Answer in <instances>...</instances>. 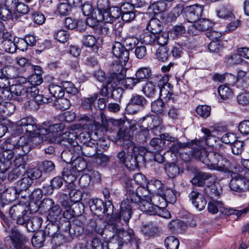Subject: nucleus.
Listing matches in <instances>:
<instances>
[{"instance_id":"43","label":"nucleus","mask_w":249,"mask_h":249,"mask_svg":"<svg viewBox=\"0 0 249 249\" xmlns=\"http://www.w3.org/2000/svg\"><path fill=\"white\" fill-rule=\"evenodd\" d=\"M98 97V94L96 93L91 95L89 97H84L82 99V107L86 110H91L92 107L94 105L95 101Z\"/></svg>"},{"instance_id":"18","label":"nucleus","mask_w":249,"mask_h":249,"mask_svg":"<svg viewBox=\"0 0 249 249\" xmlns=\"http://www.w3.org/2000/svg\"><path fill=\"white\" fill-rule=\"evenodd\" d=\"M190 200L194 207L199 211L203 210L207 204L205 196L198 191H192L189 195Z\"/></svg>"},{"instance_id":"41","label":"nucleus","mask_w":249,"mask_h":249,"mask_svg":"<svg viewBox=\"0 0 249 249\" xmlns=\"http://www.w3.org/2000/svg\"><path fill=\"white\" fill-rule=\"evenodd\" d=\"M148 31H162L163 29V24L161 21L156 18H152L149 21L146 26Z\"/></svg>"},{"instance_id":"12","label":"nucleus","mask_w":249,"mask_h":249,"mask_svg":"<svg viewBox=\"0 0 249 249\" xmlns=\"http://www.w3.org/2000/svg\"><path fill=\"white\" fill-rule=\"evenodd\" d=\"M203 12V6L198 4L187 6L184 8L185 18L190 24H194L202 17Z\"/></svg>"},{"instance_id":"35","label":"nucleus","mask_w":249,"mask_h":249,"mask_svg":"<svg viewBox=\"0 0 249 249\" xmlns=\"http://www.w3.org/2000/svg\"><path fill=\"white\" fill-rule=\"evenodd\" d=\"M167 4L166 0H160L150 5L148 9L151 10L155 14H157L164 12L167 8Z\"/></svg>"},{"instance_id":"34","label":"nucleus","mask_w":249,"mask_h":249,"mask_svg":"<svg viewBox=\"0 0 249 249\" xmlns=\"http://www.w3.org/2000/svg\"><path fill=\"white\" fill-rule=\"evenodd\" d=\"M152 75L151 69L148 67H142L139 69L136 72L135 77L140 83L141 81L147 79V81L150 78Z\"/></svg>"},{"instance_id":"51","label":"nucleus","mask_w":249,"mask_h":249,"mask_svg":"<svg viewBox=\"0 0 249 249\" xmlns=\"http://www.w3.org/2000/svg\"><path fill=\"white\" fill-rule=\"evenodd\" d=\"M164 244L167 249H178L179 242L177 237L170 236L165 238Z\"/></svg>"},{"instance_id":"37","label":"nucleus","mask_w":249,"mask_h":249,"mask_svg":"<svg viewBox=\"0 0 249 249\" xmlns=\"http://www.w3.org/2000/svg\"><path fill=\"white\" fill-rule=\"evenodd\" d=\"M45 238L43 230L39 231L34 234L32 239V244L35 248H40L44 245Z\"/></svg>"},{"instance_id":"32","label":"nucleus","mask_w":249,"mask_h":249,"mask_svg":"<svg viewBox=\"0 0 249 249\" xmlns=\"http://www.w3.org/2000/svg\"><path fill=\"white\" fill-rule=\"evenodd\" d=\"M93 21V20L92 18L88 19L86 22L82 21H80V25L79 27H81V28L80 29V31H84L86 30H89V28H92L94 30H98L100 29V31H104L103 30H104V31H108V28L104 27H102L100 29L102 26L100 25L99 26V24L97 23L96 21L95 22L94 24H92Z\"/></svg>"},{"instance_id":"24","label":"nucleus","mask_w":249,"mask_h":249,"mask_svg":"<svg viewBox=\"0 0 249 249\" xmlns=\"http://www.w3.org/2000/svg\"><path fill=\"white\" fill-rule=\"evenodd\" d=\"M77 135L75 133L72 132H66L61 136L59 139L60 143L67 147H75L78 145L76 141Z\"/></svg>"},{"instance_id":"59","label":"nucleus","mask_w":249,"mask_h":249,"mask_svg":"<svg viewBox=\"0 0 249 249\" xmlns=\"http://www.w3.org/2000/svg\"><path fill=\"white\" fill-rule=\"evenodd\" d=\"M150 144L153 147L154 152H160L164 146V143L162 139L158 138H153L151 140Z\"/></svg>"},{"instance_id":"53","label":"nucleus","mask_w":249,"mask_h":249,"mask_svg":"<svg viewBox=\"0 0 249 249\" xmlns=\"http://www.w3.org/2000/svg\"><path fill=\"white\" fill-rule=\"evenodd\" d=\"M55 223H51L48 224L43 231L44 234L46 237H52L57 233L58 229L57 224Z\"/></svg>"},{"instance_id":"54","label":"nucleus","mask_w":249,"mask_h":249,"mask_svg":"<svg viewBox=\"0 0 249 249\" xmlns=\"http://www.w3.org/2000/svg\"><path fill=\"white\" fill-rule=\"evenodd\" d=\"M32 182V180L28 177H24L18 181L17 185L19 187L18 190L20 193L28 190L31 186Z\"/></svg>"},{"instance_id":"45","label":"nucleus","mask_w":249,"mask_h":249,"mask_svg":"<svg viewBox=\"0 0 249 249\" xmlns=\"http://www.w3.org/2000/svg\"><path fill=\"white\" fill-rule=\"evenodd\" d=\"M165 108L166 105L161 99H158L151 103V110L156 114H162Z\"/></svg>"},{"instance_id":"52","label":"nucleus","mask_w":249,"mask_h":249,"mask_svg":"<svg viewBox=\"0 0 249 249\" xmlns=\"http://www.w3.org/2000/svg\"><path fill=\"white\" fill-rule=\"evenodd\" d=\"M71 166L77 174V172L82 171L86 168L87 163L82 158L76 157L74 159Z\"/></svg>"},{"instance_id":"50","label":"nucleus","mask_w":249,"mask_h":249,"mask_svg":"<svg viewBox=\"0 0 249 249\" xmlns=\"http://www.w3.org/2000/svg\"><path fill=\"white\" fill-rule=\"evenodd\" d=\"M217 16L224 19H232L234 17L232 10L227 7L223 6L217 11Z\"/></svg>"},{"instance_id":"1","label":"nucleus","mask_w":249,"mask_h":249,"mask_svg":"<svg viewBox=\"0 0 249 249\" xmlns=\"http://www.w3.org/2000/svg\"><path fill=\"white\" fill-rule=\"evenodd\" d=\"M132 206L122 201L119 213H115L108 220L107 229L113 235L110 241L106 243L107 249H120L124 243L131 242L134 238L132 230L125 231L124 226L127 225L132 216Z\"/></svg>"},{"instance_id":"3","label":"nucleus","mask_w":249,"mask_h":249,"mask_svg":"<svg viewBox=\"0 0 249 249\" xmlns=\"http://www.w3.org/2000/svg\"><path fill=\"white\" fill-rule=\"evenodd\" d=\"M169 75L155 76L150 78L142 88V92L147 97H153L157 92L158 87L160 91V95L166 101L175 103L178 97L173 94V86L168 83Z\"/></svg>"},{"instance_id":"28","label":"nucleus","mask_w":249,"mask_h":249,"mask_svg":"<svg viewBox=\"0 0 249 249\" xmlns=\"http://www.w3.org/2000/svg\"><path fill=\"white\" fill-rule=\"evenodd\" d=\"M43 222L42 218L39 216H33L31 213V218L28 220L26 226L29 231L34 232L41 227Z\"/></svg>"},{"instance_id":"25","label":"nucleus","mask_w":249,"mask_h":249,"mask_svg":"<svg viewBox=\"0 0 249 249\" xmlns=\"http://www.w3.org/2000/svg\"><path fill=\"white\" fill-rule=\"evenodd\" d=\"M64 179L62 177L57 176L53 178L51 181V185L44 186L43 190L45 193L48 195L52 194L54 189H58L61 188L63 184Z\"/></svg>"},{"instance_id":"63","label":"nucleus","mask_w":249,"mask_h":249,"mask_svg":"<svg viewBox=\"0 0 249 249\" xmlns=\"http://www.w3.org/2000/svg\"><path fill=\"white\" fill-rule=\"evenodd\" d=\"M211 107L208 106H198L196 111L197 114L203 118H207L211 114Z\"/></svg>"},{"instance_id":"29","label":"nucleus","mask_w":249,"mask_h":249,"mask_svg":"<svg viewBox=\"0 0 249 249\" xmlns=\"http://www.w3.org/2000/svg\"><path fill=\"white\" fill-rule=\"evenodd\" d=\"M212 178L211 174L205 172H198L191 180L193 185L201 187L204 186L205 181Z\"/></svg>"},{"instance_id":"40","label":"nucleus","mask_w":249,"mask_h":249,"mask_svg":"<svg viewBox=\"0 0 249 249\" xmlns=\"http://www.w3.org/2000/svg\"><path fill=\"white\" fill-rule=\"evenodd\" d=\"M63 178L65 180V178L68 180H66V183L67 182H73L76 180L77 174L73 169V167H65L62 171Z\"/></svg>"},{"instance_id":"2","label":"nucleus","mask_w":249,"mask_h":249,"mask_svg":"<svg viewBox=\"0 0 249 249\" xmlns=\"http://www.w3.org/2000/svg\"><path fill=\"white\" fill-rule=\"evenodd\" d=\"M201 132L204 135L199 139L198 142H196L197 144L192 145L194 149L193 157L199 160L210 169L226 172L228 170L226 160H221L217 152H208L205 147L206 145L213 146V142H216V137L212 135L208 128L202 127Z\"/></svg>"},{"instance_id":"11","label":"nucleus","mask_w":249,"mask_h":249,"mask_svg":"<svg viewBox=\"0 0 249 249\" xmlns=\"http://www.w3.org/2000/svg\"><path fill=\"white\" fill-rule=\"evenodd\" d=\"M135 191L139 197L140 201L139 209L142 212L148 213L149 214L153 213L151 209H153V206L150 202L149 197L148 196V191L143 187L139 186L137 187L135 185Z\"/></svg>"},{"instance_id":"36","label":"nucleus","mask_w":249,"mask_h":249,"mask_svg":"<svg viewBox=\"0 0 249 249\" xmlns=\"http://www.w3.org/2000/svg\"><path fill=\"white\" fill-rule=\"evenodd\" d=\"M222 189L219 185L213 184L205 188V193L212 199L218 197L221 195Z\"/></svg>"},{"instance_id":"26","label":"nucleus","mask_w":249,"mask_h":249,"mask_svg":"<svg viewBox=\"0 0 249 249\" xmlns=\"http://www.w3.org/2000/svg\"><path fill=\"white\" fill-rule=\"evenodd\" d=\"M198 141L199 139H196L187 143H181L179 142L176 141V142H174V143L172 145L170 146L169 148L172 153H176L180 148L188 147L191 149V151L190 152L191 153V156L193 157V153L194 151V149L192 145H193V144H197L196 142H198Z\"/></svg>"},{"instance_id":"13","label":"nucleus","mask_w":249,"mask_h":249,"mask_svg":"<svg viewBox=\"0 0 249 249\" xmlns=\"http://www.w3.org/2000/svg\"><path fill=\"white\" fill-rule=\"evenodd\" d=\"M122 72L123 73L124 76L123 77L121 75L122 74L121 70L119 69L117 70V72H115L113 73L112 76V80H110V78H109L107 81V84H110L112 81H114V82H115L116 80L118 81H122V85L127 89H131L135 87L137 84L139 83V81L137 79L136 77H127L125 78H124L125 76V70L124 68V69L122 70Z\"/></svg>"},{"instance_id":"39","label":"nucleus","mask_w":249,"mask_h":249,"mask_svg":"<svg viewBox=\"0 0 249 249\" xmlns=\"http://www.w3.org/2000/svg\"><path fill=\"white\" fill-rule=\"evenodd\" d=\"M26 207L20 204L15 205L9 208V214L11 218L15 220L17 218H19L20 214L25 212Z\"/></svg>"},{"instance_id":"62","label":"nucleus","mask_w":249,"mask_h":249,"mask_svg":"<svg viewBox=\"0 0 249 249\" xmlns=\"http://www.w3.org/2000/svg\"><path fill=\"white\" fill-rule=\"evenodd\" d=\"M61 84L62 88L64 89L67 93L72 95L77 93L78 90L72 82L70 81H62Z\"/></svg>"},{"instance_id":"22","label":"nucleus","mask_w":249,"mask_h":249,"mask_svg":"<svg viewBox=\"0 0 249 249\" xmlns=\"http://www.w3.org/2000/svg\"><path fill=\"white\" fill-rule=\"evenodd\" d=\"M161 193L162 191L161 192H158L149 198L151 205L152 206L153 204L154 206V207L153 206V209L151 210L155 212H153V213L151 214L157 213L156 209H160L164 207L167 205V202L164 198V197L163 195L161 194Z\"/></svg>"},{"instance_id":"38","label":"nucleus","mask_w":249,"mask_h":249,"mask_svg":"<svg viewBox=\"0 0 249 249\" xmlns=\"http://www.w3.org/2000/svg\"><path fill=\"white\" fill-rule=\"evenodd\" d=\"M186 227V224L178 219L172 220L168 224V229L173 232L184 230Z\"/></svg>"},{"instance_id":"47","label":"nucleus","mask_w":249,"mask_h":249,"mask_svg":"<svg viewBox=\"0 0 249 249\" xmlns=\"http://www.w3.org/2000/svg\"><path fill=\"white\" fill-rule=\"evenodd\" d=\"M49 90L50 94L55 98H61L64 95V90L62 86L51 84L49 86Z\"/></svg>"},{"instance_id":"27","label":"nucleus","mask_w":249,"mask_h":249,"mask_svg":"<svg viewBox=\"0 0 249 249\" xmlns=\"http://www.w3.org/2000/svg\"><path fill=\"white\" fill-rule=\"evenodd\" d=\"M191 25L193 30L207 31L213 28L214 23L209 19L200 18L195 24H191Z\"/></svg>"},{"instance_id":"15","label":"nucleus","mask_w":249,"mask_h":249,"mask_svg":"<svg viewBox=\"0 0 249 249\" xmlns=\"http://www.w3.org/2000/svg\"><path fill=\"white\" fill-rule=\"evenodd\" d=\"M102 221L100 219H90L85 228L84 233L89 237H96L97 235H102L104 228L101 225Z\"/></svg>"},{"instance_id":"5","label":"nucleus","mask_w":249,"mask_h":249,"mask_svg":"<svg viewBox=\"0 0 249 249\" xmlns=\"http://www.w3.org/2000/svg\"><path fill=\"white\" fill-rule=\"evenodd\" d=\"M42 125L37 124V120L32 116L24 117L18 121L14 126L13 131L18 135H32L37 131L40 132Z\"/></svg>"},{"instance_id":"60","label":"nucleus","mask_w":249,"mask_h":249,"mask_svg":"<svg viewBox=\"0 0 249 249\" xmlns=\"http://www.w3.org/2000/svg\"><path fill=\"white\" fill-rule=\"evenodd\" d=\"M71 103L69 100L65 98H59L55 101V106L57 109L61 110H67L71 107Z\"/></svg>"},{"instance_id":"46","label":"nucleus","mask_w":249,"mask_h":249,"mask_svg":"<svg viewBox=\"0 0 249 249\" xmlns=\"http://www.w3.org/2000/svg\"><path fill=\"white\" fill-rule=\"evenodd\" d=\"M26 173V169L15 168L9 173L7 178L9 181L13 182L22 177Z\"/></svg>"},{"instance_id":"42","label":"nucleus","mask_w":249,"mask_h":249,"mask_svg":"<svg viewBox=\"0 0 249 249\" xmlns=\"http://www.w3.org/2000/svg\"><path fill=\"white\" fill-rule=\"evenodd\" d=\"M177 192L171 188H165L162 190V194L164 196L167 203L173 204L177 200Z\"/></svg>"},{"instance_id":"16","label":"nucleus","mask_w":249,"mask_h":249,"mask_svg":"<svg viewBox=\"0 0 249 249\" xmlns=\"http://www.w3.org/2000/svg\"><path fill=\"white\" fill-rule=\"evenodd\" d=\"M16 146L12 138H8L4 141L0 140V158L11 161L14 156V152L12 150Z\"/></svg>"},{"instance_id":"17","label":"nucleus","mask_w":249,"mask_h":249,"mask_svg":"<svg viewBox=\"0 0 249 249\" xmlns=\"http://www.w3.org/2000/svg\"><path fill=\"white\" fill-rule=\"evenodd\" d=\"M5 5L14 13H18L25 15L30 11L28 6L23 2H19L18 0H5Z\"/></svg>"},{"instance_id":"44","label":"nucleus","mask_w":249,"mask_h":249,"mask_svg":"<svg viewBox=\"0 0 249 249\" xmlns=\"http://www.w3.org/2000/svg\"><path fill=\"white\" fill-rule=\"evenodd\" d=\"M38 167L43 173L50 174L55 170V166L52 161L45 160L39 163Z\"/></svg>"},{"instance_id":"64","label":"nucleus","mask_w":249,"mask_h":249,"mask_svg":"<svg viewBox=\"0 0 249 249\" xmlns=\"http://www.w3.org/2000/svg\"><path fill=\"white\" fill-rule=\"evenodd\" d=\"M82 151L85 156L89 158L94 156L97 152V147L94 145H84L82 148Z\"/></svg>"},{"instance_id":"10","label":"nucleus","mask_w":249,"mask_h":249,"mask_svg":"<svg viewBox=\"0 0 249 249\" xmlns=\"http://www.w3.org/2000/svg\"><path fill=\"white\" fill-rule=\"evenodd\" d=\"M113 55L119 59L120 64L117 65L119 69L122 70L129 59V52L121 43L115 42L112 47ZM122 77L124 75L122 72Z\"/></svg>"},{"instance_id":"33","label":"nucleus","mask_w":249,"mask_h":249,"mask_svg":"<svg viewBox=\"0 0 249 249\" xmlns=\"http://www.w3.org/2000/svg\"><path fill=\"white\" fill-rule=\"evenodd\" d=\"M49 211L47 219L51 223H56L60 220L61 210L59 205H54Z\"/></svg>"},{"instance_id":"57","label":"nucleus","mask_w":249,"mask_h":249,"mask_svg":"<svg viewBox=\"0 0 249 249\" xmlns=\"http://www.w3.org/2000/svg\"><path fill=\"white\" fill-rule=\"evenodd\" d=\"M130 101L139 107H143L147 103L146 99L143 96L137 94H133Z\"/></svg>"},{"instance_id":"61","label":"nucleus","mask_w":249,"mask_h":249,"mask_svg":"<svg viewBox=\"0 0 249 249\" xmlns=\"http://www.w3.org/2000/svg\"><path fill=\"white\" fill-rule=\"evenodd\" d=\"M169 33L155 32V36H156L155 43L163 46L167 43L169 38Z\"/></svg>"},{"instance_id":"9","label":"nucleus","mask_w":249,"mask_h":249,"mask_svg":"<svg viewBox=\"0 0 249 249\" xmlns=\"http://www.w3.org/2000/svg\"><path fill=\"white\" fill-rule=\"evenodd\" d=\"M91 211L95 214L99 215L102 213L110 216L113 213L114 206L109 200L105 203L99 198H92L89 201Z\"/></svg>"},{"instance_id":"14","label":"nucleus","mask_w":249,"mask_h":249,"mask_svg":"<svg viewBox=\"0 0 249 249\" xmlns=\"http://www.w3.org/2000/svg\"><path fill=\"white\" fill-rule=\"evenodd\" d=\"M20 192L16 187H9L6 188L4 194L0 200V206L3 209L1 211L0 210V214L2 216L4 213V208L5 206L17 199L19 196Z\"/></svg>"},{"instance_id":"6","label":"nucleus","mask_w":249,"mask_h":249,"mask_svg":"<svg viewBox=\"0 0 249 249\" xmlns=\"http://www.w3.org/2000/svg\"><path fill=\"white\" fill-rule=\"evenodd\" d=\"M145 156L140 152L133 153L122 150L117 153L116 158L119 163L130 170H135L138 168L139 163L145 160Z\"/></svg>"},{"instance_id":"8","label":"nucleus","mask_w":249,"mask_h":249,"mask_svg":"<svg viewBox=\"0 0 249 249\" xmlns=\"http://www.w3.org/2000/svg\"><path fill=\"white\" fill-rule=\"evenodd\" d=\"M11 235L8 236L4 238L5 246L11 248L12 244L15 249H31L26 245V243L28 242V239L21 234L18 230L15 228L11 229Z\"/></svg>"},{"instance_id":"23","label":"nucleus","mask_w":249,"mask_h":249,"mask_svg":"<svg viewBox=\"0 0 249 249\" xmlns=\"http://www.w3.org/2000/svg\"><path fill=\"white\" fill-rule=\"evenodd\" d=\"M121 9L118 6H110L107 13H105V16L102 21L105 22L112 23L116 19H119L121 16Z\"/></svg>"},{"instance_id":"21","label":"nucleus","mask_w":249,"mask_h":249,"mask_svg":"<svg viewBox=\"0 0 249 249\" xmlns=\"http://www.w3.org/2000/svg\"><path fill=\"white\" fill-rule=\"evenodd\" d=\"M76 185L73 182H67L65 185V191L67 190L69 193V197L71 201L74 203L79 202L82 200L85 194L78 189H75Z\"/></svg>"},{"instance_id":"49","label":"nucleus","mask_w":249,"mask_h":249,"mask_svg":"<svg viewBox=\"0 0 249 249\" xmlns=\"http://www.w3.org/2000/svg\"><path fill=\"white\" fill-rule=\"evenodd\" d=\"M218 92L221 98L226 100L231 98L233 95L231 89L226 85H220L218 88Z\"/></svg>"},{"instance_id":"31","label":"nucleus","mask_w":249,"mask_h":249,"mask_svg":"<svg viewBox=\"0 0 249 249\" xmlns=\"http://www.w3.org/2000/svg\"><path fill=\"white\" fill-rule=\"evenodd\" d=\"M123 146L124 150L127 152L131 151L133 153H138L139 152L142 153L145 155L146 153V149L143 147H136L134 142L128 139L123 140Z\"/></svg>"},{"instance_id":"48","label":"nucleus","mask_w":249,"mask_h":249,"mask_svg":"<svg viewBox=\"0 0 249 249\" xmlns=\"http://www.w3.org/2000/svg\"><path fill=\"white\" fill-rule=\"evenodd\" d=\"M156 39L155 32H143L140 36V40L146 45L155 44Z\"/></svg>"},{"instance_id":"55","label":"nucleus","mask_w":249,"mask_h":249,"mask_svg":"<svg viewBox=\"0 0 249 249\" xmlns=\"http://www.w3.org/2000/svg\"><path fill=\"white\" fill-rule=\"evenodd\" d=\"M0 94L4 101L6 99L14 100V94L12 93V90L10 88L6 87V84H0Z\"/></svg>"},{"instance_id":"56","label":"nucleus","mask_w":249,"mask_h":249,"mask_svg":"<svg viewBox=\"0 0 249 249\" xmlns=\"http://www.w3.org/2000/svg\"><path fill=\"white\" fill-rule=\"evenodd\" d=\"M2 46L5 52L9 53L16 52L17 46L12 41L11 37H9L3 40Z\"/></svg>"},{"instance_id":"58","label":"nucleus","mask_w":249,"mask_h":249,"mask_svg":"<svg viewBox=\"0 0 249 249\" xmlns=\"http://www.w3.org/2000/svg\"><path fill=\"white\" fill-rule=\"evenodd\" d=\"M36 132L35 134L32 135H27L26 136L29 137V140L30 143H32L33 146H38L43 142L44 141L43 137L41 136V133Z\"/></svg>"},{"instance_id":"19","label":"nucleus","mask_w":249,"mask_h":249,"mask_svg":"<svg viewBox=\"0 0 249 249\" xmlns=\"http://www.w3.org/2000/svg\"><path fill=\"white\" fill-rule=\"evenodd\" d=\"M231 179L229 183L231 189L234 191H240L243 189L246 185V179L244 174L232 173Z\"/></svg>"},{"instance_id":"7","label":"nucleus","mask_w":249,"mask_h":249,"mask_svg":"<svg viewBox=\"0 0 249 249\" xmlns=\"http://www.w3.org/2000/svg\"><path fill=\"white\" fill-rule=\"evenodd\" d=\"M207 209L208 212L212 214L217 213L219 211L222 213L228 216L235 215L237 218L245 215L249 210V209L247 207L242 210H236L225 207L223 203L221 201L214 199H212L208 202Z\"/></svg>"},{"instance_id":"20","label":"nucleus","mask_w":249,"mask_h":249,"mask_svg":"<svg viewBox=\"0 0 249 249\" xmlns=\"http://www.w3.org/2000/svg\"><path fill=\"white\" fill-rule=\"evenodd\" d=\"M126 188V198L123 201H125L126 204L131 203L137 204L140 205V199L138 197L135 191V186L133 185L132 182H127L125 184Z\"/></svg>"},{"instance_id":"4","label":"nucleus","mask_w":249,"mask_h":249,"mask_svg":"<svg viewBox=\"0 0 249 249\" xmlns=\"http://www.w3.org/2000/svg\"><path fill=\"white\" fill-rule=\"evenodd\" d=\"M65 127V124L61 121L45 122L42 124L40 133L44 136L45 141L55 143L59 142L60 136Z\"/></svg>"},{"instance_id":"30","label":"nucleus","mask_w":249,"mask_h":249,"mask_svg":"<svg viewBox=\"0 0 249 249\" xmlns=\"http://www.w3.org/2000/svg\"><path fill=\"white\" fill-rule=\"evenodd\" d=\"M109 0H98L97 2V8L98 11V16L96 17L97 20L102 21L110 8Z\"/></svg>"}]
</instances>
